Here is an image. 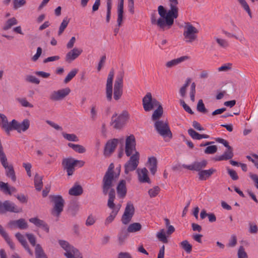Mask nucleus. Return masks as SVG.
I'll return each mask as SVG.
<instances>
[{"label":"nucleus","mask_w":258,"mask_h":258,"mask_svg":"<svg viewBox=\"0 0 258 258\" xmlns=\"http://www.w3.org/2000/svg\"><path fill=\"white\" fill-rule=\"evenodd\" d=\"M168 1L170 9L168 12L162 6H159L158 8V13L161 17L158 20V26L163 29L166 26L170 28L173 24L174 19L178 16V8L176 6L178 4V0Z\"/></svg>","instance_id":"f257e3e1"},{"label":"nucleus","mask_w":258,"mask_h":258,"mask_svg":"<svg viewBox=\"0 0 258 258\" xmlns=\"http://www.w3.org/2000/svg\"><path fill=\"white\" fill-rule=\"evenodd\" d=\"M128 118L129 113L126 110L123 111L119 115L115 113L111 117L110 125L116 130H120L125 125Z\"/></svg>","instance_id":"f03ea898"},{"label":"nucleus","mask_w":258,"mask_h":258,"mask_svg":"<svg viewBox=\"0 0 258 258\" xmlns=\"http://www.w3.org/2000/svg\"><path fill=\"white\" fill-rule=\"evenodd\" d=\"M183 29V35L186 42L192 43L197 39L199 31L190 23H185Z\"/></svg>","instance_id":"7ed1b4c3"},{"label":"nucleus","mask_w":258,"mask_h":258,"mask_svg":"<svg viewBox=\"0 0 258 258\" xmlns=\"http://www.w3.org/2000/svg\"><path fill=\"white\" fill-rule=\"evenodd\" d=\"M114 167L113 163H111L103 177L102 185H103L104 192H106L107 189L113 186V180L114 179Z\"/></svg>","instance_id":"20e7f679"},{"label":"nucleus","mask_w":258,"mask_h":258,"mask_svg":"<svg viewBox=\"0 0 258 258\" xmlns=\"http://www.w3.org/2000/svg\"><path fill=\"white\" fill-rule=\"evenodd\" d=\"M50 201L54 204V207L51 211L53 216L59 217L63 211L64 205V200L60 195H51L49 196Z\"/></svg>","instance_id":"39448f33"},{"label":"nucleus","mask_w":258,"mask_h":258,"mask_svg":"<svg viewBox=\"0 0 258 258\" xmlns=\"http://www.w3.org/2000/svg\"><path fill=\"white\" fill-rule=\"evenodd\" d=\"M77 164H79L80 167H82L84 165V162L71 157L63 159L62 161L63 169L67 171L68 176H72L74 174L75 167Z\"/></svg>","instance_id":"423d86ee"},{"label":"nucleus","mask_w":258,"mask_h":258,"mask_svg":"<svg viewBox=\"0 0 258 258\" xmlns=\"http://www.w3.org/2000/svg\"><path fill=\"white\" fill-rule=\"evenodd\" d=\"M123 72H119L116 76L114 85L113 92V98L115 100H119L122 96L123 92Z\"/></svg>","instance_id":"0eeeda50"},{"label":"nucleus","mask_w":258,"mask_h":258,"mask_svg":"<svg viewBox=\"0 0 258 258\" xmlns=\"http://www.w3.org/2000/svg\"><path fill=\"white\" fill-rule=\"evenodd\" d=\"M155 128L157 133L163 138H172V134L167 122L163 120H157L154 123Z\"/></svg>","instance_id":"6e6552de"},{"label":"nucleus","mask_w":258,"mask_h":258,"mask_svg":"<svg viewBox=\"0 0 258 258\" xmlns=\"http://www.w3.org/2000/svg\"><path fill=\"white\" fill-rule=\"evenodd\" d=\"M140 154L136 151L134 154L130 156V159L124 164V173L127 174L130 172L136 170L139 165Z\"/></svg>","instance_id":"1a4fd4ad"},{"label":"nucleus","mask_w":258,"mask_h":258,"mask_svg":"<svg viewBox=\"0 0 258 258\" xmlns=\"http://www.w3.org/2000/svg\"><path fill=\"white\" fill-rule=\"evenodd\" d=\"M135 212V209L134 205L131 202H127L121 219L124 225H127L131 222Z\"/></svg>","instance_id":"9d476101"},{"label":"nucleus","mask_w":258,"mask_h":258,"mask_svg":"<svg viewBox=\"0 0 258 258\" xmlns=\"http://www.w3.org/2000/svg\"><path fill=\"white\" fill-rule=\"evenodd\" d=\"M136 142L135 136L131 135L127 136L125 140V153L127 157L132 155L134 151L136 152Z\"/></svg>","instance_id":"9b49d317"},{"label":"nucleus","mask_w":258,"mask_h":258,"mask_svg":"<svg viewBox=\"0 0 258 258\" xmlns=\"http://www.w3.org/2000/svg\"><path fill=\"white\" fill-rule=\"evenodd\" d=\"M12 130H16L20 133L22 131L25 132L30 126V121L28 119H25L21 123H19L15 119H13L11 121Z\"/></svg>","instance_id":"f8f14e48"},{"label":"nucleus","mask_w":258,"mask_h":258,"mask_svg":"<svg viewBox=\"0 0 258 258\" xmlns=\"http://www.w3.org/2000/svg\"><path fill=\"white\" fill-rule=\"evenodd\" d=\"M118 143V140L117 139H113L108 140L106 143L103 154L105 157H109L114 151Z\"/></svg>","instance_id":"ddd939ff"},{"label":"nucleus","mask_w":258,"mask_h":258,"mask_svg":"<svg viewBox=\"0 0 258 258\" xmlns=\"http://www.w3.org/2000/svg\"><path fill=\"white\" fill-rule=\"evenodd\" d=\"M70 92L71 89L68 87L55 91L50 95V99L53 101H59L64 98Z\"/></svg>","instance_id":"4468645a"},{"label":"nucleus","mask_w":258,"mask_h":258,"mask_svg":"<svg viewBox=\"0 0 258 258\" xmlns=\"http://www.w3.org/2000/svg\"><path fill=\"white\" fill-rule=\"evenodd\" d=\"M102 193L104 196H106L108 195V200L107 202V206L111 209L112 210L113 209H120V205H119V207H115V204L114 203V199H115V191L114 188L112 187H110L107 189V191L105 192H103V185H102Z\"/></svg>","instance_id":"2eb2a0df"},{"label":"nucleus","mask_w":258,"mask_h":258,"mask_svg":"<svg viewBox=\"0 0 258 258\" xmlns=\"http://www.w3.org/2000/svg\"><path fill=\"white\" fill-rule=\"evenodd\" d=\"M2 205L1 213H5L7 212L14 213H18L19 212L15 204L11 202L10 201H5L3 203H2Z\"/></svg>","instance_id":"dca6fc26"},{"label":"nucleus","mask_w":258,"mask_h":258,"mask_svg":"<svg viewBox=\"0 0 258 258\" xmlns=\"http://www.w3.org/2000/svg\"><path fill=\"white\" fill-rule=\"evenodd\" d=\"M83 50L81 49L78 48H74L70 51H69L66 56V61L69 63L71 62L72 61L76 59L82 52Z\"/></svg>","instance_id":"f3484780"},{"label":"nucleus","mask_w":258,"mask_h":258,"mask_svg":"<svg viewBox=\"0 0 258 258\" xmlns=\"http://www.w3.org/2000/svg\"><path fill=\"white\" fill-rule=\"evenodd\" d=\"M9 225L11 228H18L20 229H26L28 227V223L23 218L11 221L9 223Z\"/></svg>","instance_id":"a211bd4d"},{"label":"nucleus","mask_w":258,"mask_h":258,"mask_svg":"<svg viewBox=\"0 0 258 258\" xmlns=\"http://www.w3.org/2000/svg\"><path fill=\"white\" fill-rule=\"evenodd\" d=\"M116 191L119 198L123 199L126 196L127 188L125 180L122 179L119 181L116 187Z\"/></svg>","instance_id":"6ab92c4d"},{"label":"nucleus","mask_w":258,"mask_h":258,"mask_svg":"<svg viewBox=\"0 0 258 258\" xmlns=\"http://www.w3.org/2000/svg\"><path fill=\"white\" fill-rule=\"evenodd\" d=\"M227 150L224 152V153L217 157L214 158V160L216 161L228 160L232 158L234 156L233 149L230 146H228Z\"/></svg>","instance_id":"aec40b11"},{"label":"nucleus","mask_w":258,"mask_h":258,"mask_svg":"<svg viewBox=\"0 0 258 258\" xmlns=\"http://www.w3.org/2000/svg\"><path fill=\"white\" fill-rule=\"evenodd\" d=\"M207 164L206 160H203L201 162H195L191 165H183V167L190 170L202 171L201 169L206 167Z\"/></svg>","instance_id":"412c9836"},{"label":"nucleus","mask_w":258,"mask_h":258,"mask_svg":"<svg viewBox=\"0 0 258 258\" xmlns=\"http://www.w3.org/2000/svg\"><path fill=\"white\" fill-rule=\"evenodd\" d=\"M142 102L144 109L146 111H149L153 109L152 103V94L150 92L147 93L143 97Z\"/></svg>","instance_id":"4be33fe9"},{"label":"nucleus","mask_w":258,"mask_h":258,"mask_svg":"<svg viewBox=\"0 0 258 258\" xmlns=\"http://www.w3.org/2000/svg\"><path fill=\"white\" fill-rule=\"evenodd\" d=\"M58 243L60 246L66 251L64 255L67 258H71L72 257L71 251L74 248L68 241L64 240H59Z\"/></svg>","instance_id":"5701e85b"},{"label":"nucleus","mask_w":258,"mask_h":258,"mask_svg":"<svg viewBox=\"0 0 258 258\" xmlns=\"http://www.w3.org/2000/svg\"><path fill=\"white\" fill-rule=\"evenodd\" d=\"M0 118L2 119L1 125L2 128L5 130L7 135H10V132L12 131L11 122L9 123L7 117L3 114L0 113Z\"/></svg>","instance_id":"b1692460"},{"label":"nucleus","mask_w":258,"mask_h":258,"mask_svg":"<svg viewBox=\"0 0 258 258\" xmlns=\"http://www.w3.org/2000/svg\"><path fill=\"white\" fill-rule=\"evenodd\" d=\"M189 58V57L186 55L182 56L180 57L172 59L170 61L166 62L165 66L167 68H171L182 62L187 60Z\"/></svg>","instance_id":"393cba45"},{"label":"nucleus","mask_w":258,"mask_h":258,"mask_svg":"<svg viewBox=\"0 0 258 258\" xmlns=\"http://www.w3.org/2000/svg\"><path fill=\"white\" fill-rule=\"evenodd\" d=\"M137 171L138 172L139 180L141 182L150 183V179L148 175V171L146 168H143L140 171L138 169Z\"/></svg>","instance_id":"a878e982"},{"label":"nucleus","mask_w":258,"mask_h":258,"mask_svg":"<svg viewBox=\"0 0 258 258\" xmlns=\"http://www.w3.org/2000/svg\"><path fill=\"white\" fill-rule=\"evenodd\" d=\"M0 234L5 239L7 244L10 246V248L14 250L15 248V244L9 237L8 234L5 231L3 226L0 225Z\"/></svg>","instance_id":"bb28decb"},{"label":"nucleus","mask_w":258,"mask_h":258,"mask_svg":"<svg viewBox=\"0 0 258 258\" xmlns=\"http://www.w3.org/2000/svg\"><path fill=\"white\" fill-rule=\"evenodd\" d=\"M148 162L149 164V169L152 174L154 175L157 171V160L156 157L152 156L148 158Z\"/></svg>","instance_id":"cd10ccee"},{"label":"nucleus","mask_w":258,"mask_h":258,"mask_svg":"<svg viewBox=\"0 0 258 258\" xmlns=\"http://www.w3.org/2000/svg\"><path fill=\"white\" fill-rule=\"evenodd\" d=\"M83 189L82 187L77 183L69 189V194L72 196H78L83 194Z\"/></svg>","instance_id":"c85d7f7f"},{"label":"nucleus","mask_w":258,"mask_h":258,"mask_svg":"<svg viewBox=\"0 0 258 258\" xmlns=\"http://www.w3.org/2000/svg\"><path fill=\"white\" fill-rule=\"evenodd\" d=\"M215 171V170L212 168L200 171L198 173L199 179L201 180H206V179L209 177Z\"/></svg>","instance_id":"c756f323"},{"label":"nucleus","mask_w":258,"mask_h":258,"mask_svg":"<svg viewBox=\"0 0 258 258\" xmlns=\"http://www.w3.org/2000/svg\"><path fill=\"white\" fill-rule=\"evenodd\" d=\"M127 237L128 233L127 230L125 228L122 229L117 235L119 245H122Z\"/></svg>","instance_id":"7c9ffc66"},{"label":"nucleus","mask_w":258,"mask_h":258,"mask_svg":"<svg viewBox=\"0 0 258 258\" xmlns=\"http://www.w3.org/2000/svg\"><path fill=\"white\" fill-rule=\"evenodd\" d=\"M35 253L36 258H47L46 254L39 244H37L36 245Z\"/></svg>","instance_id":"2f4dec72"},{"label":"nucleus","mask_w":258,"mask_h":258,"mask_svg":"<svg viewBox=\"0 0 258 258\" xmlns=\"http://www.w3.org/2000/svg\"><path fill=\"white\" fill-rule=\"evenodd\" d=\"M34 185L36 189L40 191L42 188V177L36 173L34 177Z\"/></svg>","instance_id":"473e14b6"},{"label":"nucleus","mask_w":258,"mask_h":258,"mask_svg":"<svg viewBox=\"0 0 258 258\" xmlns=\"http://www.w3.org/2000/svg\"><path fill=\"white\" fill-rule=\"evenodd\" d=\"M79 209V205L75 202L71 203L69 206L68 211L73 217H75Z\"/></svg>","instance_id":"72a5a7b5"},{"label":"nucleus","mask_w":258,"mask_h":258,"mask_svg":"<svg viewBox=\"0 0 258 258\" xmlns=\"http://www.w3.org/2000/svg\"><path fill=\"white\" fill-rule=\"evenodd\" d=\"M163 109L162 105L159 107L153 112L152 116V120L155 121L158 119L163 114Z\"/></svg>","instance_id":"f704fd0d"},{"label":"nucleus","mask_w":258,"mask_h":258,"mask_svg":"<svg viewBox=\"0 0 258 258\" xmlns=\"http://www.w3.org/2000/svg\"><path fill=\"white\" fill-rule=\"evenodd\" d=\"M68 145L69 147L72 148L75 151L78 153H84L86 152L85 148L82 145L71 143H69Z\"/></svg>","instance_id":"c9c22d12"},{"label":"nucleus","mask_w":258,"mask_h":258,"mask_svg":"<svg viewBox=\"0 0 258 258\" xmlns=\"http://www.w3.org/2000/svg\"><path fill=\"white\" fill-rule=\"evenodd\" d=\"M141 228L142 225L140 223H134L128 226L126 230L128 232L133 233L140 230Z\"/></svg>","instance_id":"e433bc0d"},{"label":"nucleus","mask_w":258,"mask_h":258,"mask_svg":"<svg viewBox=\"0 0 258 258\" xmlns=\"http://www.w3.org/2000/svg\"><path fill=\"white\" fill-rule=\"evenodd\" d=\"M18 24V21L17 19L13 17L12 18H10L8 19L5 25V26L3 27V29L4 30H8L10 29L13 26L16 25Z\"/></svg>","instance_id":"4c0bfd02"},{"label":"nucleus","mask_w":258,"mask_h":258,"mask_svg":"<svg viewBox=\"0 0 258 258\" xmlns=\"http://www.w3.org/2000/svg\"><path fill=\"white\" fill-rule=\"evenodd\" d=\"M119 211V209H113L111 213L110 214L109 216L107 217L105 221V225H107L109 224V223H111L115 218L116 216L117 215L118 212Z\"/></svg>","instance_id":"58836bf2"},{"label":"nucleus","mask_w":258,"mask_h":258,"mask_svg":"<svg viewBox=\"0 0 258 258\" xmlns=\"http://www.w3.org/2000/svg\"><path fill=\"white\" fill-rule=\"evenodd\" d=\"M180 246L187 253H190L192 250V245L186 240H183L180 243Z\"/></svg>","instance_id":"ea45409f"},{"label":"nucleus","mask_w":258,"mask_h":258,"mask_svg":"<svg viewBox=\"0 0 258 258\" xmlns=\"http://www.w3.org/2000/svg\"><path fill=\"white\" fill-rule=\"evenodd\" d=\"M197 110L199 112L202 113L203 114H206L208 112V110L205 107L202 99L199 100L197 106Z\"/></svg>","instance_id":"a19ab883"},{"label":"nucleus","mask_w":258,"mask_h":258,"mask_svg":"<svg viewBox=\"0 0 258 258\" xmlns=\"http://www.w3.org/2000/svg\"><path fill=\"white\" fill-rule=\"evenodd\" d=\"M70 19L67 17L63 19L59 28V30L58 32V36H60L62 34L64 29L67 28Z\"/></svg>","instance_id":"79ce46f5"},{"label":"nucleus","mask_w":258,"mask_h":258,"mask_svg":"<svg viewBox=\"0 0 258 258\" xmlns=\"http://www.w3.org/2000/svg\"><path fill=\"white\" fill-rule=\"evenodd\" d=\"M156 236L158 238V239L163 243H168V240L165 235V230L164 229H161L160 232L157 233Z\"/></svg>","instance_id":"37998d69"},{"label":"nucleus","mask_w":258,"mask_h":258,"mask_svg":"<svg viewBox=\"0 0 258 258\" xmlns=\"http://www.w3.org/2000/svg\"><path fill=\"white\" fill-rule=\"evenodd\" d=\"M78 72L77 69L72 70L71 72L69 73L68 75L66 76L65 79H64L63 83L64 84H67L69 82L71 81V80L76 75Z\"/></svg>","instance_id":"c03bdc74"},{"label":"nucleus","mask_w":258,"mask_h":258,"mask_svg":"<svg viewBox=\"0 0 258 258\" xmlns=\"http://www.w3.org/2000/svg\"><path fill=\"white\" fill-rule=\"evenodd\" d=\"M187 132L188 135L194 140H201L203 139L202 134L198 133L191 128L188 129Z\"/></svg>","instance_id":"a18cd8bd"},{"label":"nucleus","mask_w":258,"mask_h":258,"mask_svg":"<svg viewBox=\"0 0 258 258\" xmlns=\"http://www.w3.org/2000/svg\"><path fill=\"white\" fill-rule=\"evenodd\" d=\"M187 132L188 135L194 140H201L203 139L202 134L198 133L191 128L188 129Z\"/></svg>","instance_id":"49530a36"},{"label":"nucleus","mask_w":258,"mask_h":258,"mask_svg":"<svg viewBox=\"0 0 258 258\" xmlns=\"http://www.w3.org/2000/svg\"><path fill=\"white\" fill-rule=\"evenodd\" d=\"M0 190L5 194L11 195V193L10 191V187L8 183L0 181Z\"/></svg>","instance_id":"de8ad7c7"},{"label":"nucleus","mask_w":258,"mask_h":258,"mask_svg":"<svg viewBox=\"0 0 258 258\" xmlns=\"http://www.w3.org/2000/svg\"><path fill=\"white\" fill-rule=\"evenodd\" d=\"M62 135L65 138L66 140L69 141H73V142H78L79 141V139L77 137V136L74 134H67L65 133H62Z\"/></svg>","instance_id":"09e8293b"},{"label":"nucleus","mask_w":258,"mask_h":258,"mask_svg":"<svg viewBox=\"0 0 258 258\" xmlns=\"http://www.w3.org/2000/svg\"><path fill=\"white\" fill-rule=\"evenodd\" d=\"M114 70L113 69L111 70L109 73L108 75L107 82L106 85V87H112V83L114 77Z\"/></svg>","instance_id":"8fccbe9b"},{"label":"nucleus","mask_w":258,"mask_h":258,"mask_svg":"<svg viewBox=\"0 0 258 258\" xmlns=\"http://www.w3.org/2000/svg\"><path fill=\"white\" fill-rule=\"evenodd\" d=\"M111 9H112L111 0H107V12H106V23H108L110 21Z\"/></svg>","instance_id":"3c124183"},{"label":"nucleus","mask_w":258,"mask_h":258,"mask_svg":"<svg viewBox=\"0 0 258 258\" xmlns=\"http://www.w3.org/2000/svg\"><path fill=\"white\" fill-rule=\"evenodd\" d=\"M13 9L17 10L26 4V0H13Z\"/></svg>","instance_id":"603ef678"},{"label":"nucleus","mask_w":258,"mask_h":258,"mask_svg":"<svg viewBox=\"0 0 258 258\" xmlns=\"http://www.w3.org/2000/svg\"><path fill=\"white\" fill-rule=\"evenodd\" d=\"M160 190V188L158 186H155L149 190L148 194L151 198L155 197L158 195Z\"/></svg>","instance_id":"864d4df0"},{"label":"nucleus","mask_w":258,"mask_h":258,"mask_svg":"<svg viewBox=\"0 0 258 258\" xmlns=\"http://www.w3.org/2000/svg\"><path fill=\"white\" fill-rule=\"evenodd\" d=\"M123 9H117V26L118 27H120L122 24V20H123Z\"/></svg>","instance_id":"5fc2aeb1"},{"label":"nucleus","mask_w":258,"mask_h":258,"mask_svg":"<svg viewBox=\"0 0 258 258\" xmlns=\"http://www.w3.org/2000/svg\"><path fill=\"white\" fill-rule=\"evenodd\" d=\"M29 222L34 224L36 226L40 227L44 223L43 220H40L37 218H31L29 220Z\"/></svg>","instance_id":"6e6d98bb"},{"label":"nucleus","mask_w":258,"mask_h":258,"mask_svg":"<svg viewBox=\"0 0 258 258\" xmlns=\"http://www.w3.org/2000/svg\"><path fill=\"white\" fill-rule=\"evenodd\" d=\"M217 151V147L216 145L208 146L205 149V153L208 154H213Z\"/></svg>","instance_id":"4d7b16f0"},{"label":"nucleus","mask_w":258,"mask_h":258,"mask_svg":"<svg viewBox=\"0 0 258 258\" xmlns=\"http://www.w3.org/2000/svg\"><path fill=\"white\" fill-rule=\"evenodd\" d=\"M237 255L238 258H248V255L243 246H240L239 247L237 252Z\"/></svg>","instance_id":"13d9d810"},{"label":"nucleus","mask_w":258,"mask_h":258,"mask_svg":"<svg viewBox=\"0 0 258 258\" xmlns=\"http://www.w3.org/2000/svg\"><path fill=\"white\" fill-rule=\"evenodd\" d=\"M25 80L28 82L34 83L35 84H39L40 83L39 80L32 75L27 76Z\"/></svg>","instance_id":"bf43d9fd"},{"label":"nucleus","mask_w":258,"mask_h":258,"mask_svg":"<svg viewBox=\"0 0 258 258\" xmlns=\"http://www.w3.org/2000/svg\"><path fill=\"white\" fill-rule=\"evenodd\" d=\"M238 2L240 4L243 9L247 12L250 17H251V13L250 12V8L249 6L247 4L245 0H237Z\"/></svg>","instance_id":"052dcab7"},{"label":"nucleus","mask_w":258,"mask_h":258,"mask_svg":"<svg viewBox=\"0 0 258 258\" xmlns=\"http://www.w3.org/2000/svg\"><path fill=\"white\" fill-rule=\"evenodd\" d=\"M196 85L195 82H193L190 86V90L189 92V95L190 100L192 101V102H194L195 100V94H196Z\"/></svg>","instance_id":"680f3d73"},{"label":"nucleus","mask_w":258,"mask_h":258,"mask_svg":"<svg viewBox=\"0 0 258 258\" xmlns=\"http://www.w3.org/2000/svg\"><path fill=\"white\" fill-rule=\"evenodd\" d=\"M17 100L24 107H29L30 108L33 107V105L28 102L26 98H18Z\"/></svg>","instance_id":"e2e57ef3"},{"label":"nucleus","mask_w":258,"mask_h":258,"mask_svg":"<svg viewBox=\"0 0 258 258\" xmlns=\"http://www.w3.org/2000/svg\"><path fill=\"white\" fill-rule=\"evenodd\" d=\"M217 43L222 47L226 48L229 46L228 42L225 39L216 38Z\"/></svg>","instance_id":"0e129e2a"},{"label":"nucleus","mask_w":258,"mask_h":258,"mask_svg":"<svg viewBox=\"0 0 258 258\" xmlns=\"http://www.w3.org/2000/svg\"><path fill=\"white\" fill-rule=\"evenodd\" d=\"M26 235L31 244L33 246H36L37 244H36V238L34 235L32 233H27Z\"/></svg>","instance_id":"69168bd1"},{"label":"nucleus","mask_w":258,"mask_h":258,"mask_svg":"<svg viewBox=\"0 0 258 258\" xmlns=\"http://www.w3.org/2000/svg\"><path fill=\"white\" fill-rule=\"evenodd\" d=\"M15 236L18 240L21 243L22 245H25L26 243H27L26 240L25 239L24 236L19 232H18L15 234Z\"/></svg>","instance_id":"338daca9"},{"label":"nucleus","mask_w":258,"mask_h":258,"mask_svg":"<svg viewBox=\"0 0 258 258\" xmlns=\"http://www.w3.org/2000/svg\"><path fill=\"white\" fill-rule=\"evenodd\" d=\"M71 253L72 255L71 258H82V256L78 249L75 248L74 247L71 251Z\"/></svg>","instance_id":"774afa93"}]
</instances>
